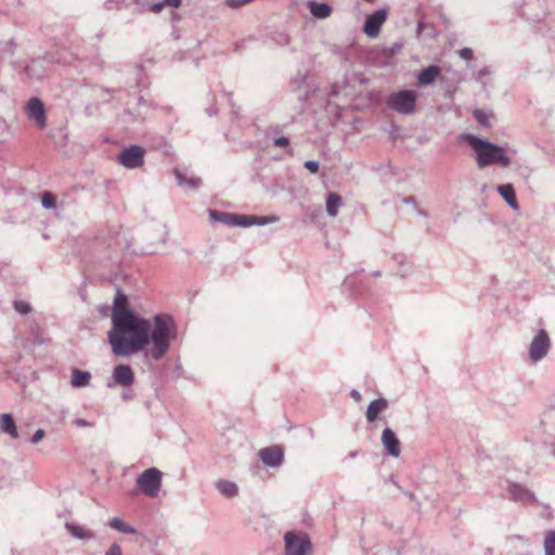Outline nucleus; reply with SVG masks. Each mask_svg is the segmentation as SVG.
<instances>
[{
    "label": "nucleus",
    "instance_id": "f257e3e1",
    "mask_svg": "<svg viewBox=\"0 0 555 555\" xmlns=\"http://www.w3.org/2000/svg\"><path fill=\"white\" fill-rule=\"evenodd\" d=\"M127 301V296L117 289L112 312L113 326L108 332V343L114 354L128 357L151 345L147 353L151 359H163L170 348V343L177 337L172 318L156 314L152 326L150 320L140 318L128 309Z\"/></svg>",
    "mask_w": 555,
    "mask_h": 555
},
{
    "label": "nucleus",
    "instance_id": "f03ea898",
    "mask_svg": "<svg viewBox=\"0 0 555 555\" xmlns=\"http://www.w3.org/2000/svg\"><path fill=\"white\" fill-rule=\"evenodd\" d=\"M461 138L474 150L475 160L479 169L491 165L502 167L511 165V158L506 155L503 146L469 133H464Z\"/></svg>",
    "mask_w": 555,
    "mask_h": 555
},
{
    "label": "nucleus",
    "instance_id": "7ed1b4c3",
    "mask_svg": "<svg viewBox=\"0 0 555 555\" xmlns=\"http://www.w3.org/2000/svg\"><path fill=\"white\" fill-rule=\"evenodd\" d=\"M162 477L163 473L158 468H147L138 476L137 487L146 496L156 498L162 488Z\"/></svg>",
    "mask_w": 555,
    "mask_h": 555
},
{
    "label": "nucleus",
    "instance_id": "20e7f679",
    "mask_svg": "<svg viewBox=\"0 0 555 555\" xmlns=\"http://www.w3.org/2000/svg\"><path fill=\"white\" fill-rule=\"evenodd\" d=\"M386 103L390 109L403 115H410L415 112L416 95L412 90H401L390 94Z\"/></svg>",
    "mask_w": 555,
    "mask_h": 555
},
{
    "label": "nucleus",
    "instance_id": "39448f33",
    "mask_svg": "<svg viewBox=\"0 0 555 555\" xmlns=\"http://www.w3.org/2000/svg\"><path fill=\"white\" fill-rule=\"evenodd\" d=\"M285 555H307L311 550V541L306 533L287 531L284 535Z\"/></svg>",
    "mask_w": 555,
    "mask_h": 555
},
{
    "label": "nucleus",
    "instance_id": "423d86ee",
    "mask_svg": "<svg viewBox=\"0 0 555 555\" xmlns=\"http://www.w3.org/2000/svg\"><path fill=\"white\" fill-rule=\"evenodd\" d=\"M551 348V340L545 330L538 331L529 345V359L531 362L537 363L546 357Z\"/></svg>",
    "mask_w": 555,
    "mask_h": 555
},
{
    "label": "nucleus",
    "instance_id": "0eeeda50",
    "mask_svg": "<svg viewBox=\"0 0 555 555\" xmlns=\"http://www.w3.org/2000/svg\"><path fill=\"white\" fill-rule=\"evenodd\" d=\"M145 150L140 145L125 147L118 155L119 163L128 169H137L144 164Z\"/></svg>",
    "mask_w": 555,
    "mask_h": 555
},
{
    "label": "nucleus",
    "instance_id": "6e6552de",
    "mask_svg": "<svg viewBox=\"0 0 555 555\" xmlns=\"http://www.w3.org/2000/svg\"><path fill=\"white\" fill-rule=\"evenodd\" d=\"M27 117L36 122L38 128L43 129L47 126V114L43 102L37 98H30L25 105Z\"/></svg>",
    "mask_w": 555,
    "mask_h": 555
},
{
    "label": "nucleus",
    "instance_id": "1a4fd4ad",
    "mask_svg": "<svg viewBox=\"0 0 555 555\" xmlns=\"http://www.w3.org/2000/svg\"><path fill=\"white\" fill-rule=\"evenodd\" d=\"M134 383L132 369L127 364H118L114 367L112 379L107 382L108 388L115 386L130 387Z\"/></svg>",
    "mask_w": 555,
    "mask_h": 555
},
{
    "label": "nucleus",
    "instance_id": "9d476101",
    "mask_svg": "<svg viewBox=\"0 0 555 555\" xmlns=\"http://www.w3.org/2000/svg\"><path fill=\"white\" fill-rule=\"evenodd\" d=\"M387 18V11L385 9H379L370 14L364 23L363 31L370 38H375L379 31L382 25L385 23Z\"/></svg>",
    "mask_w": 555,
    "mask_h": 555
},
{
    "label": "nucleus",
    "instance_id": "9b49d317",
    "mask_svg": "<svg viewBox=\"0 0 555 555\" xmlns=\"http://www.w3.org/2000/svg\"><path fill=\"white\" fill-rule=\"evenodd\" d=\"M260 461L268 467L276 468L284 461V452L281 447L263 448L258 453Z\"/></svg>",
    "mask_w": 555,
    "mask_h": 555
},
{
    "label": "nucleus",
    "instance_id": "f8f14e48",
    "mask_svg": "<svg viewBox=\"0 0 555 555\" xmlns=\"http://www.w3.org/2000/svg\"><path fill=\"white\" fill-rule=\"evenodd\" d=\"M382 443L389 455L399 457L401 453V443L392 429L386 427L382 433Z\"/></svg>",
    "mask_w": 555,
    "mask_h": 555
},
{
    "label": "nucleus",
    "instance_id": "ddd939ff",
    "mask_svg": "<svg viewBox=\"0 0 555 555\" xmlns=\"http://www.w3.org/2000/svg\"><path fill=\"white\" fill-rule=\"evenodd\" d=\"M508 493L511 498L516 502H535L534 494L526 487L519 483H511L508 486Z\"/></svg>",
    "mask_w": 555,
    "mask_h": 555
},
{
    "label": "nucleus",
    "instance_id": "4468645a",
    "mask_svg": "<svg viewBox=\"0 0 555 555\" xmlns=\"http://www.w3.org/2000/svg\"><path fill=\"white\" fill-rule=\"evenodd\" d=\"M25 73L29 79L40 80L47 74L46 61L43 59L31 60L25 67Z\"/></svg>",
    "mask_w": 555,
    "mask_h": 555
},
{
    "label": "nucleus",
    "instance_id": "2eb2a0df",
    "mask_svg": "<svg viewBox=\"0 0 555 555\" xmlns=\"http://www.w3.org/2000/svg\"><path fill=\"white\" fill-rule=\"evenodd\" d=\"M65 528L77 540L90 541L95 539L94 532L86 526L67 521Z\"/></svg>",
    "mask_w": 555,
    "mask_h": 555
},
{
    "label": "nucleus",
    "instance_id": "dca6fc26",
    "mask_svg": "<svg viewBox=\"0 0 555 555\" xmlns=\"http://www.w3.org/2000/svg\"><path fill=\"white\" fill-rule=\"evenodd\" d=\"M498 192L513 210L519 209V205L516 198V192L513 184H500L498 186Z\"/></svg>",
    "mask_w": 555,
    "mask_h": 555
},
{
    "label": "nucleus",
    "instance_id": "f3484780",
    "mask_svg": "<svg viewBox=\"0 0 555 555\" xmlns=\"http://www.w3.org/2000/svg\"><path fill=\"white\" fill-rule=\"evenodd\" d=\"M388 408V401L385 398L374 399L367 406L366 420L373 423L377 420L378 414Z\"/></svg>",
    "mask_w": 555,
    "mask_h": 555
},
{
    "label": "nucleus",
    "instance_id": "a211bd4d",
    "mask_svg": "<svg viewBox=\"0 0 555 555\" xmlns=\"http://www.w3.org/2000/svg\"><path fill=\"white\" fill-rule=\"evenodd\" d=\"M441 68L438 65H429L418 73L417 80L421 86L431 85L440 75Z\"/></svg>",
    "mask_w": 555,
    "mask_h": 555
},
{
    "label": "nucleus",
    "instance_id": "6ab92c4d",
    "mask_svg": "<svg viewBox=\"0 0 555 555\" xmlns=\"http://www.w3.org/2000/svg\"><path fill=\"white\" fill-rule=\"evenodd\" d=\"M308 8H309L310 13L315 18H320V20L327 18L333 12V9L328 3L318 2L314 0H311L308 2Z\"/></svg>",
    "mask_w": 555,
    "mask_h": 555
},
{
    "label": "nucleus",
    "instance_id": "aec40b11",
    "mask_svg": "<svg viewBox=\"0 0 555 555\" xmlns=\"http://www.w3.org/2000/svg\"><path fill=\"white\" fill-rule=\"evenodd\" d=\"M0 427L3 433L10 435L13 439L18 438L16 424L11 414H8V413L1 414Z\"/></svg>",
    "mask_w": 555,
    "mask_h": 555
},
{
    "label": "nucleus",
    "instance_id": "412c9836",
    "mask_svg": "<svg viewBox=\"0 0 555 555\" xmlns=\"http://www.w3.org/2000/svg\"><path fill=\"white\" fill-rule=\"evenodd\" d=\"M341 196L336 193H330L326 198V212L330 217L335 218L338 214V208L341 206Z\"/></svg>",
    "mask_w": 555,
    "mask_h": 555
},
{
    "label": "nucleus",
    "instance_id": "4be33fe9",
    "mask_svg": "<svg viewBox=\"0 0 555 555\" xmlns=\"http://www.w3.org/2000/svg\"><path fill=\"white\" fill-rule=\"evenodd\" d=\"M216 487L221 494L227 498H234L238 493V487L235 482L229 480H218Z\"/></svg>",
    "mask_w": 555,
    "mask_h": 555
},
{
    "label": "nucleus",
    "instance_id": "5701e85b",
    "mask_svg": "<svg viewBox=\"0 0 555 555\" xmlns=\"http://www.w3.org/2000/svg\"><path fill=\"white\" fill-rule=\"evenodd\" d=\"M91 379V374L88 371H81L78 369L73 370L72 375V385L74 387H85L88 386Z\"/></svg>",
    "mask_w": 555,
    "mask_h": 555
},
{
    "label": "nucleus",
    "instance_id": "b1692460",
    "mask_svg": "<svg viewBox=\"0 0 555 555\" xmlns=\"http://www.w3.org/2000/svg\"><path fill=\"white\" fill-rule=\"evenodd\" d=\"M109 527L114 530H117L122 533L127 534H134L137 533V529L128 524H126L121 518L114 517L108 522Z\"/></svg>",
    "mask_w": 555,
    "mask_h": 555
},
{
    "label": "nucleus",
    "instance_id": "393cba45",
    "mask_svg": "<svg viewBox=\"0 0 555 555\" xmlns=\"http://www.w3.org/2000/svg\"><path fill=\"white\" fill-rule=\"evenodd\" d=\"M175 176L177 178L178 184L181 186L197 189L202 181L199 178H186L181 171L178 169L175 170Z\"/></svg>",
    "mask_w": 555,
    "mask_h": 555
},
{
    "label": "nucleus",
    "instance_id": "a878e982",
    "mask_svg": "<svg viewBox=\"0 0 555 555\" xmlns=\"http://www.w3.org/2000/svg\"><path fill=\"white\" fill-rule=\"evenodd\" d=\"M209 217L212 221L221 222L223 224L232 227L233 223V212H224L218 211L214 209H209Z\"/></svg>",
    "mask_w": 555,
    "mask_h": 555
},
{
    "label": "nucleus",
    "instance_id": "bb28decb",
    "mask_svg": "<svg viewBox=\"0 0 555 555\" xmlns=\"http://www.w3.org/2000/svg\"><path fill=\"white\" fill-rule=\"evenodd\" d=\"M545 555H555V530L548 531L544 539Z\"/></svg>",
    "mask_w": 555,
    "mask_h": 555
},
{
    "label": "nucleus",
    "instance_id": "cd10ccee",
    "mask_svg": "<svg viewBox=\"0 0 555 555\" xmlns=\"http://www.w3.org/2000/svg\"><path fill=\"white\" fill-rule=\"evenodd\" d=\"M232 227H251V215L233 214Z\"/></svg>",
    "mask_w": 555,
    "mask_h": 555
},
{
    "label": "nucleus",
    "instance_id": "c85d7f7f",
    "mask_svg": "<svg viewBox=\"0 0 555 555\" xmlns=\"http://www.w3.org/2000/svg\"><path fill=\"white\" fill-rule=\"evenodd\" d=\"M276 221H279V217L274 215L262 217L251 215V225H267Z\"/></svg>",
    "mask_w": 555,
    "mask_h": 555
},
{
    "label": "nucleus",
    "instance_id": "c756f323",
    "mask_svg": "<svg viewBox=\"0 0 555 555\" xmlns=\"http://www.w3.org/2000/svg\"><path fill=\"white\" fill-rule=\"evenodd\" d=\"M273 42L279 47H286L291 43V37L284 31H278L272 36Z\"/></svg>",
    "mask_w": 555,
    "mask_h": 555
},
{
    "label": "nucleus",
    "instance_id": "7c9ffc66",
    "mask_svg": "<svg viewBox=\"0 0 555 555\" xmlns=\"http://www.w3.org/2000/svg\"><path fill=\"white\" fill-rule=\"evenodd\" d=\"M474 118L483 127H491V124L489 121V115L483 112L482 109H475L473 112Z\"/></svg>",
    "mask_w": 555,
    "mask_h": 555
},
{
    "label": "nucleus",
    "instance_id": "2f4dec72",
    "mask_svg": "<svg viewBox=\"0 0 555 555\" xmlns=\"http://www.w3.org/2000/svg\"><path fill=\"white\" fill-rule=\"evenodd\" d=\"M41 204H42V207L46 209L55 208L56 201H55L54 195L50 192L43 193L42 198H41Z\"/></svg>",
    "mask_w": 555,
    "mask_h": 555
},
{
    "label": "nucleus",
    "instance_id": "473e14b6",
    "mask_svg": "<svg viewBox=\"0 0 555 555\" xmlns=\"http://www.w3.org/2000/svg\"><path fill=\"white\" fill-rule=\"evenodd\" d=\"M15 43L14 41L8 40L3 43H1L0 52L2 53V56H12L14 54Z\"/></svg>",
    "mask_w": 555,
    "mask_h": 555
},
{
    "label": "nucleus",
    "instance_id": "72a5a7b5",
    "mask_svg": "<svg viewBox=\"0 0 555 555\" xmlns=\"http://www.w3.org/2000/svg\"><path fill=\"white\" fill-rule=\"evenodd\" d=\"M13 307L21 314H27L31 310L30 305L23 300H15Z\"/></svg>",
    "mask_w": 555,
    "mask_h": 555
},
{
    "label": "nucleus",
    "instance_id": "f704fd0d",
    "mask_svg": "<svg viewBox=\"0 0 555 555\" xmlns=\"http://www.w3.org/2000/svg\"><path fill=\"white\" fill-rule=\"evenodd\" d=\"M357 274L358 272H354L352 273L351 275L347 276L343 283V286L350 291V292H354L356 288H354V284H356V280H357Z\"/></svg>",
    "mask_w": 555,
    "mask_h": 555
},
{
    "label": "nucleus",
    "instance_id": "c9c22d12",
    "mask_svg": "<svg viewBox=\"0 0 555 555\" xmlns=\"http://www.w3.org/2000/svg\"><path fill=\"white\" fill-rule=\"evenodd\" d=\"M304 166L311 173H317L320 169V165L317 160H307L305 162Z\"/></svg>",
    "mask_w": 555,
    "mask_h": 555
},
{
    "label": "nucleus",
    "instance_id": "e433bc0d",
    "mask_svg": "<svg viewBox=\"0 0 555 555\" xmlns=\"http://www.w3.org/2000/svg\"><path fill=\"white\" fill-rule=\"evenodd\" d=\"M459 55L463 60H472L474 57V51L470 48H463L459 51Z\"/></svg>",
    "mask_w": 555,
    "mask_h": 555
},
{
    "label": "nucleus",
    "instance_id": "4c0bfd02",
    "mask_svg": "<svg viewBox=\"0 0 555 555\" xmlns=\"http://www.w3.org/2000/svg\"><path fill=\"white\" fill-rule=\"evenodd\" d=\"M273 144L278 147H286L289 145V139L286 137H279L273 140Z\"/></svg>",
    "mask_w": 555,
    "mask_h": 555
},
{
    "label": "nucleus",
    "instance_id": "58836bf2",
    "mask_svg": "<svg viewBox=\"0 0 555 555\" xmlns=\"http://www.w3.org/2000/svg\"><path fill=\"white\" fill-rule=\"evenodd\" d=\"M105 555H122L120 545L117 543L112 544Z\"/></svg>",
    "mask_w": 555,
    "mask_h": 555
},
{
    "label": "nucleus",
    "instance_id": "ea45409f",
    "mask_svg": "<svg viewBox=\"0 0 555 555\" xmlns=\"http://www.w3.org/2000/svg\"><path fill=\"white\" fill-rule=\"evenodd\" d=\"M43 437H44V430L38 429L31 437L30 441H31V443L36 444L39 441H41L43 439Z\"/></svg>",
    "mask_w": 555,
    "mask_h": 555
},
{
    "label": "nucleus",
    "instance_id": "a19ab883",
    "mask_svg": "<svg viewBox=\"0 0 555 555\" xmlns=\"http://www.w3.org/2000/svg\"><path fill=\"white\" fill-rule=\"evenodd\" d=\"M147 8H149L151 11L158 13V12H160V11L163 10V8H164V3H163V2H159V3H154V4H152V5H149V4H147Z\"/></svg>",
    "mask_w": 555,
    "mask_h": 555
},
{
    "label": "nucleus",
    "instance_id": "79ce46f5",
    "mask_svg": "<svg viewBox=\"0 0 555 555\" xmlns=\"http://www.w3.org/2000/svg\"><path fill=\"white\" fill-rule=\"evenodd\" d=\"M227 96H228L229 104L232 106V113H233L234 115H237V111H236V108H235V106H234V103H233V101H232V96H233V94H232L231 92H229V93H227Z\"/></svg>",
    "mask_w": 555,
    "mask_h": 555
},
{
    "label": "nucleus",
    "instance_id": "37998d69",
    "mask_svg": "<svg viewBox=\"0 0 555 555\" xmlns=\"http://www.w3.org/2000/svg\"><path fill=\"white\" fill-rule=\"evenodd\" d=\"M105 5H106V8H107L108 10H112V9H114V8H116V9H120V5H119V3H118V2H116V3L114 4V0H108V1L106 2V4H105Z\"/></svg>",
    "mask_w": 555,
    "mask_h": 555
},
{
    "label": "nucleus",
    "instance_id": "c03bdc74",
    "mask_svg": "<svg viewBox=\"0 0 555 555\" xmlns=\"http://www.w3.org/2000/svg\"><path fill=\"white\" fill-rule=\"evenodd\" d=\"M424 26H425V23H424L423 21H418V23H417V28H416V35H417V37H420V36H421V34H422V30H423Z\"/></svg>",
    "mask_w": 555,
    "mask_h": 555
},
{
    "label": "nucleus",
    "instance_id": "a18cd8bd",
    "mask_svg": "<svg viewBox=\"0 0 555 555\" xmlns=\"http://www.w3.org/2000/svg\"><path fill=\"white\" fill-rule=\"evenodd\" d=\"M167 4L171 5V7H179L180 3H181V0H165Z\"/></svg>",
    "mask_w": 555,
    "mask_h": 555
},
{
    "label": "nucleus",
    "instance_id": "49530a36",
    "mask_svg": "<svg viewBox=\"0 0 555 555\" xmlns=\"http://www.w3.org/2000/svg\"><path fill=\"white\" fill-rule=\"evenodd\" d=\"M75 423H76L78 426H82V427H85V426H89V422H87V421H86V420H83V418H77V420L75 421Z\"/></svg>",
    "mask_w": 555,
    "mask_h": 555
},
{
    "label": "nucleus",
    "instance_id": "de8ad7c7",
    "mask_svg": "<svg viewBox=\"0 0 555 555\" xmlns=\"http://www.w3.org/2000/svg\"><path fill=\"white\" fill-rule=\"evenodd\" d=\"M133 2H134L138 7H140V9H145V8H147V3H146L145 1H143V0H133Z\"/></svg>",
    "mask_w": 555,
    "mask_h": 555
},
{
    "label": "nucleus",
    "instance_id": "09e8293b",
    "mask_svg": "<svg viewBox=\"0 0 555 555\" xmlns=\"http://www.w3.org/2000/svg\"><path fill=\"white\" fill-rule=\"evenodd\" d=\"M207 113H208L209 116H212V115L217 114V109L214 108V107H209V108H207Z\"/></svg>",
    "mask_w": 555,
    "mask_h": 555
},
{
    "label": "nucleus",
    "instance_id": "8fccbe9b",
    "mask_svg": "<svg viewBox=\"0 0 555 555\" xmlns=\"http://www.w3.org/2000/svg\"><path fill=\"white\" fill-rule=\"evenodd\" d=\"M351 396H352L356 400H359V399L361 398V396H360L359 391H357V390H352V391H351Z\"/></svg>",
    "mask_w": 555,
    "mask_h": 555
},
{
    "label": "nucleus",
    "instance_id": "3c124183",
    "mask_svg": "<svg viewBox=\"0 0 555 555\" xmlns=\"http://www.w3.org/2000/svg\"><path fill=\"white\" fill-rule=\"evenodd\" d=\"M487 74H488V69H487V68L480 69V70L478 72V77L486 76Z\"/></svg>",
    "mask_w": 555,
    "mask_h": 555
},
{
    "label": "nucleus",
    "instance_id": "603ef678",
    "mask_svg": "<svg viewBox=\"0 0 555 555\" xmlns=\"http://www.w3.org/2000/svg\"><path fill=\"white\" fill-rule=\"evenodd\" d=\"M358 453H359L358 451H351V452L348 454V456H349L350 459H354V457H357Z\"/></svg>",
    "mask_w": 555,
    "mask_h": 555
},
{
    "label": "nucleus",
    "instance_id": "864d4df0",
    "mask_svg": "<svg viewBox=\"0 0 555 555\" xmlns=\"http://www.w3.org/2000/svg\"><path fill=\"white\" fill-rule=\"evenodd\" d=\"M243 46H244V41L241 42V43H236L234 50L238 51V50H241L243 48Z\"/></svg>",
    "mask_w": 555,
    "mask_h": 555
},
{
    "label": "nucleus",
    "instance_id": "5fc2aeb1",
    "mask_svg": "<svg viewBox=\"0 0 555 555\" xmlns=\"http://www.w3.org/2000/svg\"><path fill=\"white\" fill-rule=\"evenodd\" d=\"M404 202L406 204H412V203H415V199L413 197H408V198L404 199Z\"/></svg>",
    "mask_w": 555,
    "mask_h": 555
},
{
    "label": "nucleus",
    "instance_id": "6e6d98bb",
    "mask_svg": "<svg viewBox=\"0 0 555 555\" xmlns=\"http://www.w3.org/2000/svg\"><path fill=\"white\" fill-rule=\"evenodd\" d=\"M380 275H382L380 271L373 272V276H375V278L380 276Z\"/></svg>",
    "mask_w": 555,
    "mask_h": 555
}]
</instances>
